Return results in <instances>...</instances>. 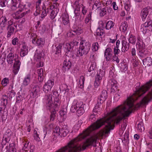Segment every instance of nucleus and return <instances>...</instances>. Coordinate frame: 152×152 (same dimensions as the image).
<instances>
[{
    "label": "nucleus",
    "instance_id": "1",
    "mask_svg": "<svg viewBox=\"0 0 152 152\" xmlns=\"http://www.w3.org/2000/svg\"><path fill=\"white\" fill-rule=\"evenodd\" d=\"M90 48L91 45L89 44H84L83 43L81 42L77 52V56H81L83 55H86L88 53Z\"/></svg>",
    "mask_w": 152,
    "mask_h": 152
},
{
    "label": "nucleus",
    "instance_id": "2",
    "mask_svg": "<svg viewBox=\"0 0 152 152\" xmlns=\"http://www.w3.org/2000/svg\"><path fill=\"white\" fill-rule=\"evenodd\" d=\"M55 106L52 107L50 109H48L51 112L50 116V120L53 121L56 117V111L58 107L59 106L60 103L58 98H56L54 101Z\"/></svg>",
    "mask_w": 152,
    "mask_h": 152
},
{
    "label": "nucleus",
    "instance_id": "3",
    "mask_svg": "<svg viewBox=\"0 0 152 152\" xmlns=\"http://www.w3.org/2000/svg\"><path fill=\"white\" fill-rule=\"evenodd\" d=\"M152 30V20L148 19L144 23L141 25L140 30L143 34H145L148 31Z\"/></svg>",
    "mask_w": 152,
    "mask_h": 152
},
{
    "label": "nucleus",
    "instance_id": "4",
    "mask_svg": "<svg viewBox=\"0 0 152 152\" xmlns=\"http://www.w3.org/2000/svg\"><path fill=\"white\" fill-rule=\"evenodd\" d=\"M53 97L55 98L54 96H53ZM56 98H57L56 96L54 101ZM45 99L46 100V107L47 109H50L52 107H53L54 106H55L54 102L53 104H52V95L49 94L46 95L45 96Z\"/></svg>",
    "mask_w": 152,
    "mask_h": 152
},
{
    "label": "nucleus",
    "instance_id": "5",
    "mask_svg": "<svg viewBox=\"0 0 152 152\" xmlns=\"http://www.w3.org/2000/svg\"><path fill=\"white\" fill-rule=\"evenodd\" d=\"M13 19L8 20L5 16H2L0 18V25L2 28H4L7 26H8L13 23Z\"/></svg>",
    "mask_w": 152,
    "mask_h": 152
},
{
    "label": "nucleus",
    "instance_id": "6",
    "mask_svg": "<svg viewBox=\"0 0 152 152\" xmlns=\"http://www.w3.org/2000/svg\"><path fill=\"white\" fill-rule=\"evenodd\" d=\"M64 46L67 51L65 55L69 57L73 58L74 55L73 52L72 51V48H73L72 43H71V42L69 43H66L64 45Z\"/></svg>",
    "mask_w": 152,
    "mask_h": 152
},
{
    "label": "nucleus",
    "instance_id": "7",
    "mask_svg": "<svg viewBox=\"0 0 152 152\" xmlns=\"http://www.w3.org/2000/svg\"><path fill=\"white\" fill-rule=\"evenodd\" d=\"M17 27V25H15L13 23L12 24L7 26V38H9L11 37L14 34L15 28Z\"/></svg>",
    "mask_w": 152,
    "mask_h": 152
},
{
    "label": "nucleus",
    "instance_id": "8",
    "mask_svg": "<svg viewBox=\"0 0 152 152\" xmlns=\"http://www.w3.org/2000/svg\"><path fill=\"white\" fill-rule=\"evenodd\" d=\"M18 57V56H17V57L15 56L14 61L15 62L13 65V72L15 75L19 71L21 64Z\"/></svg>",
    "mask_w": 152,
    "mask_h": 152
},
{
    "label": "nucleus",
    "instance_id": "9",
    "mask_svg": "<svg viewBox=\"0 0 152 152\" xmlns=\"http://www.w3.org/2000/svg\"><path fill=\"white\" fill-rule=\"evenodd\" d=\"M23 10H18V11L14 12L12 14V16L14 18L16 19H18L23 18L28 12H29L30 11L23 12Z\"/></svg>",
    "mask_w": 152,
    "mask_h": 152
},
{
    "label": "nucleus",
    "instance_id": "10",
    "mask_svg": "<svg viewBox=\"0 0 152 152\" xmlns=\"http://www.w3.org/2000/svg\"><path fill=\"white\" fill-rule=\"evenodd\" d=\"M40 88L37 85H34L31 88V92L30 93V97L34 98L38 95L40 91Z\"/></svg>",
    "mask_w": 152,
    "mask_h": 152
},
{
    "label": "nucleus",
    "instance_id": "11",
    "mask_svg": "<svg viewBox=\"0 0 152 152\" xmlns=\"http://www.w3.org/2000/svg\"><path fill=\"white\" fill-rule=\"evenodd\" d=\"M54 84V82L51 80H48L45 84L43 87V91L46 93H48L51 90L52 87Z\"/></svg>",
    "mask_w": 152,
    "mask_h": 152
},
{
    "label": "nucleus",
    "instance_id": "12",
    "mask_svg": "<svg viewBox=\"0 0 152 152\" xmlns=\"http://www.w3.org/2000/svg\"><path fill=\"white\" fill-rule=\"evenodd\" d=\"M107 96V91L105 90H103L101 92L98 100L99 104L102 103L106 99Z\"/></svg>",
    "mask_w": 152,
    "mask_h": 152
},
{
    "label": "nucleus",
    "instance_id": "13",
    "mask_svg": "<svg viewBox=\"0 0 152 152\" xmlns=\"http://www.w3.org/2000/svg\"><path fill=\"white\" fill-rule=\"evenodd\" d=\"M112 55V50L110 48H108L106 49L104 52V56L107 61H109L111 60Z\"/></svg>",
    "mask_w": 152,
    "mask_h": 152
},
{
    "label": "nucleus",
    "instance_id": "14",
    "mask_svg": "<svg viewBox=\"0 0 152 152\" xmlns=\"http://www.w3.org/2000/svg\"><path fill=\"white\" fill-rule=\"evenodd\" d=\"M69 132L67 126L66 125H64L60 127V130L59 135L61 137H64L66 136L67 134Z\"/></svg>",
    "mask_w": 152,
    "mask_h": 152
},
{
    "label": "nucleus",
    "instance_id": "15",
    "mask_svg": "<svg viewBox=\"0 0 152 152\" xmlns=\"http://www.w3.org/2000/svg\"><path fill=\"white\" fill-rule=\"evenodd\" d=\"M151 9L149 7L143 8L141 12V17L143 21H144L148 15L149 11Z\"/></svg>",
    "mask_w": 152,
    "mask_h": 152
},
{
    "label": "nucleus",
    "instance_id": "16",
    "mask_svg": "<svg viewBox=\"0 0 152 152\" xmlns=\"http://www.w3.org/2000/svg\"><path fill=\"white\" fill-rule=\"evenodd\" d=\"M121 43L122 45L121 51L125 53L129 49V43L127 42L126 39L123 40Z\"/></svg>",
    "mask_w": 152,
    "mask_h": 152
},
{
    "label": "nucleus",
    "instance_id": "17",
    "mask_svg": "<svg viewBox=\"0 0 152 152\" xmlns=\"http://www.w3.org/2000/svg\"><path fill=\"white\" fill-rule=\"evenodd\" d=\"M69 16L68 14L65 13L63 14L62 16V23L64 25H69Z\"/></svg>",
    "mask_w": 152,
    "mask_h": 152
},
{
    "label": "nucleus",
    "instance_id": "18",
    "mask_svg": "<svg viewBox=\"0 0 152 152\" xmlns=\"http://www.w3.org/2000/svg\"><path fill=\"white\" fill-rule=\"evenodd\" d=\"M80 102H77L76 101H75L70 108L71 112L72 113L76 112L78 107H80Z\"/></svg>",
    "mask_w": 152,
    "mask_h": 152
},
{
    "label": "nucleus",
    "instance_id": "19",
    "mask_svg": "<svg viewBox=\"0 0 152 152\" xmlns=\"http://www.w3.org/2000/svg\"><path fill=\"white\" fill-rule=\"evenodd\" d=\"M143 65L145 67L146 66H150L152 65V59L150 57H147L146 58L142 60Z\"/></svg>",
    "mask_w": 152,
    "mask_h": 152
},
{
    "label": "nucleus",
    "instance_id": "20",
    "mask_svg": "<svg viewBox=\"0 0 152 152\" xmlns=\"http://www.w3.org/2000/svg\"><path fill=\"white\" fill-rule=\"evenodd\" d=\"M138 55L141 58L145 57L148 54V52L146 49L138 50Z\"/></svg>",
    "mask_w": 152,
    "mask_h": 152
},
{
    "label": "nucleus",
    "instance_id": "21",
    "mask_svg": "<svg viewBox=\"0 0 152 152\" xmlns=\"http://www.w3.org/2000/svg\"><path fill=\"white\" fill-rule=\"evenodd\" d=\"M31 80V75L28 74L23 79V85L25 86H28L30 83Z\"/></svg>",
    "mask_w": 152,
    "mask_h": 152
},
{
    "label": "nucleus",
    "instance_id": "22",
    "mask_svg": "<svg viewBox=\"0 0 152 152\" xmlns=\"http://www.w3.org/2000/svg\"><path fill=\"white\" fill-rule=\"evenodd\" d=\"M28 47L26 46H23L21 49L20 52V55L21 56L23 57L26 56L28 53Z\"/></svg>",
    "mask_w": 152,
    "mask_h": 152
},
{
    "label": "nucleus",
    "instance_id": "23",
    "mask_svg": "<svg viewBox=\"0 0 152 152\" xmlns=\"http://www.w3.org/2000/svg\"><path fill=\"white\" fill-rule=\"evenodd\" d=\"M85 105L84 104H83L82 102H80V105L79 106L80 107H78V108L76 112L78 116L82 115L84 113V110L83 108Z\"/></svg>",
    "mask_w": 152,
    "mask_h": 152
},
{
    "label": "nucleus",
    "instance_id": "24",
    "mask_svg": "<svg viewBox=\"0 0 152 152\" xmlns=\"http://www.w3.org/2000/svg\"><path fill=\"white\" fill-rule=\"evenodd\" d=\"M14 54L13 53H10L7 55V60L8 63L10 64H12L14 61Z\"/></svg>",
    "mask_w": 152,
    "mask_h": 152
},
{
    "label": "nucleus",
    "instance_id": "25",
    "mask_svg": "<svg viewBox=\"0 0 152 152\" xmlns=\"http://www.w3.org/2000/svg\"><path fill=\"white\" fill-rule=\"evenodd\" d=\"M25 94L23 93H18L17 94L16 101V103L18 104L20 102L25 99Z\"/></svg>",
    "mask_w": 152,
    "mask_h": 152
},
{
    "label": "nucleus",
    "instance_id": "26",
    "mask_svg": "<svg viewBox=\"0 0 152 152\" xmlns=\"http://www.w3.org/2000/svg\"><path fill=\"white\" fill-rule=\"evenodd\" d=\"M136 46L138 48V50L146 49L145 45L143 42L138 39V41L137 43Z\"/></svg>",
    "mask_w": 152,
    "mask_h": 152
},
{
    "label": "nucleus",
    "instance_id": "27",
    "mask_svg": "<svg viewBox=\"0 0 152 152\" xmlns=\"http://www.w3.org/2000/svg\"><path fill=\"white\" fill-rule=\"evenodd\" d=\"M6 148L8 152H16V151L17 150L15 148V145L14 143L10 144L9 147L7 146Z\"/></svg>",
    "mask_w": 152,
    "mask_h": 152
},
{
    "label": "nucleus",
    "instance_id": "28",
    "mask_svg": "<svg viewBox=\"0 0 152 152\" xmlns=\"http://www.w3.org/2000/svg\"><path fill=\"white\" fill-rule=\"evenodd\" d=\"M63 65V68L65 69V70H68L72 65L71 62L69 60L68 61H67V60H65L64 62Z\"/></svg>",
    "mask_w": 152,
    "mask_h": 152
},
{
    "label": "nucleus",
    "instance_id": "29",
    "mask_svg": "<svg viewBox=\"0 0 152 152\" xmlns=\"http://www.w3.org/2000/svg\"><path fill=\"white\" fill-rule=\"evenodd\" d=\"M101 3L100 2L95 1L92 7V10L95 11L97 10H101Z\"/></svg>",
    "mask_w": 152,
    "mask_h": 152
},
{
    "label": "nucleus",
    "instance_id": "30",
    "mask_svg": "<svg viewBox=\"0 0 152 152\" xmlns=\"http://www.w3.org/2000/svg\"><path fill=\"white\" fill-rule=\"evenodd\" d=\"M47 7H48L47 6ZM49 7H47L45 5V4H43V5L42 7V10L43 11H42V13L41 14V17L42 18H44L45 16H46L47 14L49 12Z\"/></svg>",
    "mask_w": 152,
    "mask_h": 152
},
{
    "label": "nucleus",
    "instance_id": "31",
    "mask_svg": "<svg viewBox=\"0 0 152 152\" xmlns=\"http://www.w3.org/2000/svg\"><path fill=\"white\" fill-rule=\"evenodd\" d=\"M38 74V79L39 81H42L44 78L43 76V70L42 68L38 69L37 70Z\"/></svg>",
    "mask_w": 152,
    "mask_h": 152
},
{
    "label": "nucleus",
    "instance_id": "32",
    "mask_svg": "<svg viewBox=\"0 0 152 152\" xmlns=\"http://www.w3.org/2000/svg\"><path fill=\"white\" fill-rule=\"evenodd\" d=\"M108 84L111 86V88L114 90H115V89L117 88V82L114 80L111 79L110 80Z\"/></svg>",
    "mask_w": 152,
    "mask_h": 152
},
{
    "label": "nucleus",
    "instance_id": "33",
    "mask_svg": "<svg viewBox=\"0 0 152 152\" xmlns=\"http://www.w3.org/2000/svg\"><path fill=\"white\" fill-rule=\"evenodd\" d=\"M104 75V72L103 70L100 69L99 72H98L97 76L96 77L98 80H101Z\"/></svg>",
    "mask_w": 152,
    "mask_h": 152
},
{
    "label": "nucleus",
    "instance_id": "34",
    "mask_svg": "<svg viewBox=\"0 0 152 152\" xmlns=\"http://www.w3.org/2000/svg\"><path fill=\"white\" fill-rule=\"evenodd\" d=\"M114 25V23L111 20H109L106 23L105 28L106 29L109 30L111 29Z\"/></svg>",
    "mask_w": 152,
    "mask_h": 152
},
{
    "label": "nucleus",
    "instance_id": "35",
    "mask_svg": "<svg viewBox=\"0 0 152 152\" xmlns=\"http://www.w3.org/2000/svg\"><path fill=\"white\" fill-rule=\"evenodd\" d=\"M127 27V23L125 21L122 23L119 29L121 31L124 32L126 30Z\"/></svg>",
    "mask_w": 152,
    "mask_h": 152
},
{
    "label": "nucleus",
    "instance_id": "36",
    "mask_svg": "<svg viewBox=\"0 0 152 152\" xmlns=\"http://www.w3.org/2000/svg\"><path fill=\"white\" fill-rule=\"evenodd\" d=\"M85 81V77L83 76L80 77V79L78 82V86L80 88H82L84 87V84Z\"/></svg>",
    "mask_w": 152,
    "mask_h": 152
},
{
    "label": "nucleus",
    "instance_id": "37",
    "mask_svg": "<svg viewBox=\"0 0 152 152\" xmlns=\"http://www.w3.org/2000/svg\"><path fill=\"white\" fill-rule=\"evenodd\" d=\"M45 43L43 39L40 38L39 39H37L35 40V44L37 45L40 47L42 46Z\"/></svg>",
    "mask_w": 152,
    "mask_h": 152
},
{
    "label": "nucleus",
    "instance_id": "38",
    "mask_svg": "<svg viewBox=\"0 0 152 152\" xmlns=\"http://www.w3.org/2000/svg\"><path fill=\"white\" fill-rule=\"evenodd\" d=\"M44 54L42 53H37L34 56V59L37 61L39 62L41 58L43 57V55Z\"/></svg>",
    "mask_w": 152,
    "mask_h": 152
},
{
    "label": "nucleus",
    "instance_id": "39",
    "mask_svg": "<svg viewBox=\"0 0 152 152\" xmlns=\"http://www.w3.org/2000/svg\"><path fill=\"white\" fill-rule=\"evenodd\" d=\"M104 34V32H103L102 29L98 28L96 30L95 35L96 37H98V36H99L100 38H102V36Z\"/></svg>",
    "mask_w": 152,
    "mask_h": 152
},
{
    "label": "nucleus",
    "instance_id": "40",
    "mask_svg": "<svg viewBox=\"0 0 152 152\" xmlns=\"http://www.w3.org/2000/svg\"><path fill=\"white\" fill-rule=\"evenodd\" d=\"M8 97L6 95L3 96L2 98L1 104L4 106L5 107L7 104Z\"/></svg>",
    "mask_w": 152,
    "mask_h": 152
},
{
    "label": "nucleus",
    "instance_id": "41",
    "mask_svg": "<svg viewBox=\"0 0 152 152\" xmlns=\"http://www.w3.org/2000/svg\"><path fill=\"white\" fill-rule=\"evenodd\" d=\"M101 104H99L98 102V100L97 103L95 106L94 109H93V112L98 113V112L100 110V106H101Z\"/></svg>",
    "mask_w": 152,
    "mask_h": 152
},
{
    "label": "nucleus",
    "instance_id": "42",
    "mask_svg": "<svg viewBox=\"0 0 152 152\" xmlns=\"http://www.w3.org/2000/svg\"><path fill=\"white\" fill-rule=\"evenodd\" d=\"M137 128L138 130L140 132L144 131L145 128L143 126V123L142 122H140L137 124Z\"/></svg>",
    "mask_w": 152,
    "mask_h": 152
},
{
    "label": "nucleus",
    "instance_id": "43",
    "mask_svg": "<svg viewBox=\"0 0 152 152\" xmlns=\"http://www.w3.org/2000/svg\"><path fill=\"white\" fill-rule=\"evenodd\" d=\"M73 32L76 33V34L77 35H79V34L81 33V32L78 33V30H76L75 31H70L68 32L67 34V36L70 37H73L75 35V34L73 33Z\"/></svg>",
    "mask_w": 152,
    "mask_h": 152
},
{
    "label": "nucleus",
    "instance_id": "44",
    "mask_svg": "<svg viewBox=\"0 0 152 152\" xmlns=\"http://www.w3.org/2000/svg\"><path fill=\"white\" fill-rule=\"evenodd\" d=\"M136 39L134 36L131 34L129 39V42L132 44H135L136 43Z\"/></svg>",
    "mask_w": 152,
    "mask_h": 152
},
{
    "label": "nucleus",
    "instance_id": "45",
    "mask_svg": "<svg viewBox=\"0 0 152 152\" xmlns=\"http://www.w3.org/2000/svg\"><path fill=\"white\" fill-rule=\"evenodd\" d=\"M30 38L32 39V41L33 43L35 44V40L37 39V35L34 33H31L30 34Z\"/></svg>",
    "mask_w": 152,
    "mask_h": 152
},
{
    "label": "nucleus",
    "instance_id": "46",
    "mask_svg": "<svg viewBox=\"0 0 152 152\" xmlns=\"http://www.w3.org/2000/svg\"><path fill=\"white\" fill-rule=\"evenodd\" d=\"M12 132L11 130L9 129H8L6 132L4 134V137H6L7 138V139L10 137L11 135Z\"/></svg>",
    "mask_w": 152,
    "mask_h": 152
},
{
    "label": "nucleus",
    "instance_id": "47",
    "mask_svg": "<svg viewBox=\"0 0 152 152\" xmlns=\"http://www.w3.org/2000/svg\"><path fill=\"white\" fill-rule=\"evenodd\" d=\"M99 48V44L98 42H95L93 44L92 47V50L94 51H96Z\"/></svg>",
    "mask_w": 152,
    "mask_h": 152
},
{
    "label": "nucleus",
    "instance_id": "48",
    "mask_svg": "<svg viewBox=\"0 0 152 152\" xmlns=\"http://www.w3.org/2000/svg\"><path fill=\"white\" fill-rule=\"evenodd\" d=\"M8 0H0V4L2 7H6L7 4Z\"/></svg>",
    "mask_w": 152,
    "mask_h": 152
},
{
    "label": "nucleus",
    "instance_id": "49",
    "mask_svg": "<svg viewBox=\"0 0 152 152\" xmlns=\"http://www.w3.org/2000/svg\"><path fill=\"white\" fill-rule=\"evenodd\" d=\"M62 47L61 45H59L58 46H57L56 48V53L55 54H59L60 53H61V49Z\"/></svg>",
    "mask_w": 152,
    "mask_h": 152
},
{
    "label": "nucleus",
    "instance_id": "50",
    "mask_svg": "<svg viewBox=\"0 0 152 152\" xmlns=\"http://www.w3.org/2000/svg\"><path fill=\"white\" fill-rule=\"evenodd\" d=\"M23 148L21 150H28L29 149V148L30 147H28V145L29 144V142H28L27 143L26 142H23Z\"/></svg>",
    "mask_w": 152,
    "mask_h": 152
},
{
    "label": "nucleus",
    "instance_id": "51",
    "mask_svg": "<svg viewBox=\"0 0 152 152\" xmlns=\"http://www.w3.org/2000/svg\"><path fill=\"white\" fill-rule=\"evenodd\" d=\"M9 83V80L6 78H4L1 81L2 85L4 86H7V84Z\"/></svg>",
    "mask_w": 152,
    "mask_h": 152
},
{
    "label": "nucleus",
    "instance_id": "52",
    "mask_svg": "<svg viewBox=\"0 0 152 152\" xmlns=\"http://www.w3.org/2000/svg\"><path fill=\"white\" fill-rule=\"evenodd\" d=\"M96 115L94 114H91L89 116V120L91 122H93L96 120Z\"/></svg>",
    "mask_w": 152,
    "mask_h": 152
},
{
    "label": "nucleus",
    "instance_id": "53",
    "mask_svg": "<svg viewBox=\"0 0 152 152\" xmlns=\"http://www.w3.org/2000/svg\"><path fill=\"white\" fill-rule=\"evenodd\" d=\"M74 5L75 7V10H80V7L77 0L75 2Z\"/></svg>",
    "mask_w": 152,
    "mask_h": 152
},
{
    "label": "nucleus",
    "instance_id": "54",
    "mask_svg": "<svg viewBox=\"0 0 152 152\" xmlns=\"http://www.w3.org/2000/svg\"><path fill=\"white\" fill-rule=\"evenodd\" d=\"M57 12H56L54 10H53L50 14V18L52 20H53L56 17Z\"/></svg>",
    "mask_w": 152,
    "mask_h": 152
},
{
    "label": "nucleus",
    "instance_id": "55",
    "mask_svg": "<svg viewBox=\"0 0 152 152\" xmlns=\"http://www.w3.org/2000/svg\"><path fill=\"white\" fill-rule=\"evenodd\" d=\"M100 10L101 11L100 13V16H103L106 14L107 12L106 9L105 8H103Z\"/></svg>",
    "mask_w": 152,
    "mask_h": 152
},
{
    "label": "nucleus",
    "instance_id": "56",
    "mask_svg": "<svg viewBox=\"0 0 152 152\" xmlns=\"http://www.w3.org/2000/svg\"><path fill=\"white\" fill-rule=\"evenodd\" d=\"M4 138V140H2V142L1 143L2 148H3L4 145H5L6 143L8 142V139H7V138L6 137Z\"/></svg>",
    "mask_w": 152,
    "mask_h": 152
},
{
    "label": "nucleus",
    "instance_id": "57",
    "mask_svg": "<svg viewBox=\"0 0 152 152\" xmlns=\"http://www.w3.org/2000/svg\"><path fill=\"white\" fill-rule=\"evenodd\" d=\"M18 39L17 37L13 39L12 40V43L13 45H16L18 43Z\"/></svg>",
    "mask_w": 152,
    "mask_h": 152
},
{
    "label": "nucleus",
    "instance_id": "58",
    "mask_svg": "<svg viewBox=\"0 0 152 152\" xmlns=\"http://www.w3.org/2000/svg\"><path fill=\"white\" fill-rule=\"evenodd\" d=\"M120 95L118 94H116L115 95L114 97V100L115 102H117L118 100L120 98Z\"/></svg>",
    "mask_w": 152,
    "mask_h": 152
},
{
    "label": "nucleus",
    "instance_id": "59",
    "mask_svg": "<svg viewBox=\"0 0 152 152\" xmlns=\"http://www.w3.org/2000/svg\"><path fill=\"white\" fill-rule=\"evenodd\" d=\"M34 137L35 139L36 140H39L40 138L39 136V134L37 133V132L36 131H34Z\"/></svg>",
    "mask_w": 152,
    "mask_h": 152
},
{
    "label": "nucleus",
    "instance_id": "60",
    "mask_svg": "<svg viewBox=\"0 0 152 152\" xmlns=\"http://www.w3.org/2000/svg\"><path fill=\"white\" fill-rule=\"evenodd\" d=\"M74 13L75 17H76V18H77V17H79L80 14V10H75Z\"/></svg>",
    "mask_w": 152,
    "mask_h": 152
},
{
    "label": "nucleus",
    "instance_id": "61",
    "mask_svg": "<svg viewBox=\"0 0 152 152\" xmlns=\"http://www.w3.org/2000/svg\"><path fill=\"white\" fill-rule=\"evenodd\" d=\"M130 5L129 4L125 3V4L124 8L127 11H129L130 10Z\"/></svg>",
    "mask_w": 152,
    "mask_h": 152
},
{
    "label": "nucleus",
    "instance_id": "62",
    "mask_svg": "<svg viewBox=\"0 0 152 152\" xmlns=\"http://www.w3.org/2000/svg\"><path fill=\"white\" fill-rule=\"evenodd\" d=\"M101 80H98L96 78L95 80L94 83V85L95 87H97L100 84V81Z\"/></svg>",
    "mask_w": 152,
    "mask_h": 152
},
{
    "label": "nucleus",
    "instance_id": "63",
    "mask_svg": "<svg viewBox=\"0 0 152 152\" xmlns=\"http://www.w3.org/2000/svg\"><path fill=\"white\" fill-rule=\"evenodd\" d=\"M120 52V50L118 48H114L113 50L114 55H118Z\"/></svg>",
    "mask_w": 152,
    "mask_h": 152
},
{
    "label": "nucleus",
    "instance_id": "64",
    "mask_svg": "<svg viewBox=\"0 0 152 152\" xmlns=\"http://www.w3.org/2000/svg\"><path fill=\"white\" fill-rule=\"evenodd\" d=\"M113 60L114 61H116L117 63H118L119 62V60L116 55H114L113 56Z\"/></svg>",
    "mask_w": 152,
    "mask_h": 152
}]
</instances>
